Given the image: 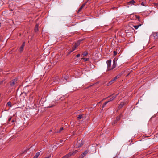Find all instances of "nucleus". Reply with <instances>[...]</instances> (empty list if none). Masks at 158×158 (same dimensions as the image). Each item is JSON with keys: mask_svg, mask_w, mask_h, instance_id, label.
<instances>
[{"mask_svg": "<svg viewBox=\"0 0 158 158\" xmlns=\"http://www.w3.org/2000/svg\"><path fill=\"white\" fill-rule=\"evenodd\" d=\"M80 41H78L77 43H76L74 46L72 47V49L69 50L68 52V55H69L72 52L75 50L80 45Z\"/></svg>", "mask_w": 158, "mask_h": 158, "instance_id": "f257e3e1", "label": "nucleus"}, {"mask_svg": "<svg viewBox=\"0 0 158 158\" xmlns=\"http://www.w3.org/2000/svg\"><path fill=\"white\" fill-rule=\"evenodd\" d=\"M83 143L81 140H79L77 141L76 143V144L77 147L79 148L82 146L83 145Z\"/></svg>", "mask_w": 158, "mask_h": 158, "instance_id": "f03ea898", "label": "nucleus"}, {"mask_svg": "<svg viewBox=\"0 0 158 158\" xmlns=\"http://www.w3.org/2000/svg\"><path fill=\"white\" fill-rule=\"evenodd\" d=\"M107 67L108 70H110L112 69V68H111V60H108L107 62Z\"/></svg>", "mask_w": 158, "mask_h": 158, "instance_id": "7ed1b4c3", "label": "nucleus"}, {"mask_svg": "<svg viewBox=\"0 0 158 158\" xmlns=\"http://www.w3.org/2000/svg\"><path fill=\"white\" fill-rule=\"evenodd\" d=\"M17 78H15L14 80H12L10 82V85L12 86H14L15 84L17 83Z\"/></svg>", "mask_w": 158, "mask_h": 158, "instance_id": "20e7f679", "label": "nucleus"}, {"mask_svg": "<svg viewBox=\"0 0 158 158\" xmlns=\"http://www.w3.org/2000/svg\"><path fill=\"white\" fill-rule=\"evenodd\" d=\"M89 0H87V1L85 2L84 4H83L79 8V10H78L77 12L79 13L81 10L85 6L86 3Z\"/></svg>", "mask_w": 158, "mask_h": 158, "instance_id": "39448f33", "label": "nucleus"}, {"mask_svg": "<svg viewBox=\"0 0 158 158\" xmlns=\"http://www.w3.org/2000/svg\"><path fill=\"white\" fill-rule=\"evenodd\" d=\"M25 42H24L23 43V44H22L20 48V52H22L23 50V48L25 46Z\"/></svg>", "mask_w": 158, "mask_h": 158, "instance_id": "423d86ee", "label": "nucleus"}, {"mask_svg": "<svg viewBox=\"0 0 158 158\" xmlns=\"http://www.w3.org/2000/svg\"><path fill=\"white\" fill-rule=\"evenodd\" d=\"M153 36L154 39H158V34L156 32H154L152 34Z\"/></svg>", "mask_w": 158, "mask_h": 158, "instance_id": "0eeeda50", "label": "nucleus"}, {"mask_svg": "<svg viewBox=\"0 0 158 158\" xmlns=\"http://www.w3.org/2000/svg\"><path fill=\"white\" fill-rule=\"evenodd\" d=\"M117 95H115L114 96H113L111 97V98H110V99L108 101V102H110L112 101H113L114 99L117 97Z\"/></svg>", "mask_w": 158, "mask_h": 158, "instance_id": "6e6552de", "label": "nucleus"}, {"mask_svg": "<svg viewBox=\"0 0 158 158\" xmlns=\"http://www.w3.org/2000/svg\"><path fill=\"white\" fill-rule=\"evenodd\" d=\"M126 104V102H121V103H120V104L118 106V108L119 109H120L122 108L123 106L125 105Z\"/></svg>", "mask_w": 158, "mask_h": 158, "instance_id": "1a4fd4ad", "label": "nucleus"}, {"mask_svg": "<svg viewBox=\"0 0 158 158\" xmlns=\"http://www.w3.org/2000/svg\"><path fill=\"white\" fill-rule=\"evenodd\" d=\"M88 153V152L87 151H85L80 156V157L81 158H83L84 156L87 154Z\"/></svg>", "mask_w": 158, "mask_h": 158, "instance_id": "9d476101", "label": "nucleus"}, {"mask_svg": "<svg viewBox=\"0 0 158 158\" xmlns=\"http://www.w3.org/2000/svg\"><path fill=\"white\" fill-rule=\"evenodd\" d=\"M115 78H114L111 81H110L109 83L108 84V85H110L113 82H114L115 80Z\"/></svg>", "mask_w": 158, "mask_h": 158, "instance_id": "9b49d317", "label": "nucleus"}, {"mask_svg": "<svg viewBox=\"0 0 158 158\" xmlns=\"http://www.w3.org/2000/svg\"><path fill=\"white\" fill-rule=\"evenodd\" d=\"M116 63L114 60L113 61V65L112 67H111V68H112V69H114V68H115L116 67Z\"/></svg>", "mask_w": 158, "mask_h": 158, "instance_id": "f8f14e48", "label": "nucleus"}, {"mask_svg": "<svg viewBox=\"0 0 158 158\" xmlns=\"http://www.w3.org/2000/svg\"><path fill=\"white\" fill-rule=\"evenodd\" d=\"M83 114H82L79 115L78 116V117H77L78 119L79 120V119H81V118H84V119H85V117H83Z\"/></svg>", "mask_w": 158, "mask_h": 158, "instance_id": "ddd939ff", "label": "nucleus"}, {"mask_svg": "<svg viewBox=\"0 0 158 158\" xmlns=\"http://www.w3.org/2000/svg\"><path fill=\"white\" fill-rule=\"evenodd\" d=\"M135 3V2L134 0H132L131 1L128 2V4H134Z\"/></svg>", "mask_w": 158, "mask_h": 158, "instance_id": "4468645a", "label": "nucleus"}, {"mask_svg": "<svg viewBox=\"0 0 158 158\" xmlns=\"http://www.w3.org/2000/svg\"><path fill=\"white\" fill-rule=\"evenodd\" d=\"M73 152H72V153L70 152L66 155V156H67L68 158H69V157L72 156L73 154Z\"/></svg>", "mask_w": 158, "mask_h": 158, "instance_id": "2eb2a0df", "label": "nucleus"}, {"mask_svg": "<svg viewBox=\"0 0 158 158\" xmlns=\"http://www.w3.org/2000/svg\"><path fill=\"white\" fill-rule=\"evenodd\" d=\"M73 152H72V153L70 152L66 155V156H67L68 158H69V157L72 156L73 154Z\"/></svg>", "mask_w": 158, "mask_h": 158, "instance_id": "dca6fc26", "label": "nucleus"}, {"mask_svg": "<svg viewBox=\"0 0 158 158\" xmlns=\"http://www.w3.org/2000/svg\"><path fill=\"white\" fill-rule=\"evenodd\" d=\"M141 25L142 24H139L138 25H134L133 26V27L135 29H137L139 27L141 26Z\"/></svg>", "mask_w": 158, "mask_h": 158, "instance_id": "f3484780", "label": "nucleus"}, {"mask_svg": "<svg viewBox=\"0 0 158 158\" xmlns=\"http://www.w3.org/2000/svg\"><path fill=\"white\" fill-rule=\"evenodd\" d=\"M40 152L37 153L33 158H37L40 154Z\"/></svg>", "mask_w": 158, "mask_h": 158, "instance_id": "a211bd4d", "label": "nucleus"}, {"mask_svg": "<svg viewBox=\"0 0 158 158\" xmlns=\"http://www.w3.org/2000/svg\"><path fill=\"white\" fill-rule=\"evenodd\" d=\"M38 25H36L35 26V32H36L38 30Z\"/></svg>", "mask_w": 158, "mask_h": 158, "instance_id": "6ab92c4d", "label": "nucleus"}, {"mask_svg": "<svg viewBox=\"0 0 158 158\" xmlns=\"http://www.w3.org/2000/svg\"><path fill=\"white\" fill-rule=\"evenodd\" d=\"M87 54L88 53L87 52H85L82 54V55H83V56H86V55H87Z\"/></svg>", "mask_w": 158, "mask_h": 158, "instance_id": "aec40b11", "label": "nucleus"}, {"mask_svg": "<svg viewBox=\"0 0 158 158\" xmlns=\"http://www.w3.org/2000/svg\"><path fill=\"white\" fill-rule=\"evenodd\" d=\"M121 74H119L118 75H117V76H116L114 78H115V79H116V80L117 78H119V77H120V76H121Z\"/></svg>", "mask_w": 158, "mask_h": 158, "instance_id": "412c9836", "label": "nucleus"}, {"mask_svg": "<svg viewBox=\"0 0 158 158\" xmlns=\"http://www.w3.org/2000/svg\"><path fill=\"white\" fill-rule=\"evenodd\" d=\"M7 105L10 107H11L12 106L11 105V103L10 102H9L7 103Z\"/></svg>", "mask_w": 158, "mask_h": 158, "instance_id": "4be33fe9", "label": "nucleus"}, {"mask_svg": "<svg viewBox=\"0 0 158 158\" xmlns=\"http://www.w3.org/2000/svg\"><path fill=\"white\" fill-rule=\"evenodd\" d=\"M69 76H68V75L64 77V79H65L66 80V81H67V80H68V79H69Z\"/></svg>", "mask_w": 158, "mask_h": 158, "instance_id": "5701e85b", "label": "nucleus"}, {"mask_svg": "<svg viewBox=\"0 0 158 158\" xmlns=\"http://www.w3.org/2000/svg\"><path fill=\"white\" fill-rule=\"evenodd\" d=\"M63 129H64L63 128L61 127L60 128V130L56 132L57 133H60L61 132V131H62Z\"/></svg>", "mask_w": 158, "mask_h": 158, "instance_id": "b1692460", "label": "nucleus"}, {"mask_svg": "<svg viewBox=\"0 0 158 158\" xmlns=\"http://www.w3.org/2000/svg\"><path fill=\"white\" fill-rule=\"evenodd\" d=\"M108 101H106V102L105 103H104L103 104V105L102 106V108H104L105 106H106V105L108 103Z\"/></svg>", "mask_w": 158, "mask_h": 158, "instance_id": "393cba45", "label": "nucleus"}, {"mask_svg": "<svg viewBox=\"0 0 158 158\" xmlns=\"http://www.w3.org/2000/svg\"><path fill=\"white\" fill-rule=\"evenodd\" d=\"M82 59H83L85 61H87L89 60V59L88 58H82Z\"/></svg>", "mask_w": 158, "mask_h": 158, "instance_id": "a878e982", "label": "nucleus"}, {"mask_svg": "<svg viewBox=\"0 0 158 158\" xmlns=\"http://www.w3.org/2000/svg\"><path fill=\"white\" fill-rule=\"evenodd\" d=\"M54 106V103H53V105L51 106H48V108H51L52 107Z\"/></svg>", "mask_w": 158, "mask_h": 158, "instance_id": "bb28decb", "label": "nucleus"}, {"mask_svg": "<svg viewBox=\"0 0 158 158\" xmlns=\"http://www.w3.org/2000/svg\"><path fill=\"white\" fill-rule=\"evenodd\" d=\"M11 119H12V117H10V118L8 119V121H10L11 120Z\"/></svg>", "mask_w": 158, "mask_h": 158, "instance_id": "cd10ccee", "label": "nucleus"}, {"mask_svg": "<svg viewBox=\"0 0 158 158\" xmlns=\"http://www.w3.org/2000/svg\"><path fill=\"white\" fill-rule=\"evenodd\" d=\"M62 158H68L67 157V156H66V155H65L64 156H63V157H62Z\"/></svg>", "mask_w": 158, "mask_h": 158, "instance_id": "c85d7f7f", "label": "nucleus"}, {"mask_svg": "<svg viewBox=\"0 0 158 158\" xmlns=\"http://www.w3.org/2000/svg\"><path fill=\"white\" fill-rule=\"evenodd\" d=\"M114 55H116L117 54V52H116V51H114Z\"/></svg>", "mask_w": 158, "mask_h": 158, "instance_id": "c756f323", "label": "nucleus"}, {"mask_svg": "<svg viewBox=\"0 0 158 158\" xmlns=\"http://www.w3.org/2000/svg\"><path fill=\"white\" fill-rule=\"evenodd\" d=\"M80 56V54H78L77 55L76 57H78Z\"/></svg>", "mask_w": 158, "mask_h": 158, "instance_id": "7c9ffc66", "label": "nucleus"}, {"mask_svg": "<svg viewBox=\"0 0 158 158\" xmlns=\"http://www.w3.org/2000/svg\"><path fill=\"white\" fill-rule=\"evenodd\" d=\"M63 79H61L60 80V82H61V83H63L62 82H63Z\"/></svg>", "mask_w": 158, "mask_h": 158, "instance_id": "2f4dec72", "label": "nucleus"}, {"mask_svg": "<svg viewBox=\"0 0 158 158\" xmlns=\"http://www.w3.org/2000/svg\"><path fill=\"white\" fill-rule=\"evenodd\" d=\"M50 157H51V156L50 155L47 157H45V158H50Z\"/></svg>", "mask_w": 158, "mask_h": 158, "instance_id": "473e14b6", "label": "nucleus"}, {"mask_svg": "<svg viewBox=\"0 0 158 158\" xmlns=\"http://www.w3.org/2000/svg\"><path fill=\"white\" fill-rule=\"evenodd\" d=\"M77 150L75 151L74 152H73L74 153H76L77 152Z\"/></svg>", "mask_w": 158, "mask_h": 158, "instance_id": "72a5a7b5", "label": "nucleus"}, {"mask_svg": "<svg viewBox=\"0 0 158 158\" xmlns=\"http://www.w3.org/2000/svg\"><path fill=\"white\" fill-rule=\"evenodd\" d=\"M141 5H143V6H145L144 4V3H143V2H142V3H141Z\"/></svg>", "mask_w": 158, "mask_h": 158, "instance_id": "f704fd0d", "label": "nucleus"}, {"mask_svg": "<svg viewBox=\"0 0 158 158\" xmlns=\"http://www.w3.org/2000/svg\"><path fill=\"white\" fill-rule=\"evenodd\" d=\"M137 18L138 19V20H139V16L137 17Z\"/></svg>", "mask_w": 158, "mask_h": 158, "instance_id": "c9c22d12", "label": "nucleus"}, {"mask_svg": "<svg viewBox=\"0 0 158 158\" xmlns=\"http://www.w3.org/2000/svg\"><path fill=\"white\" fill-rule=\"evenodd\" d=\"M12 122H14V120H12Z\"/></svg>", "mask_w": 158, "mask_h": 158, "instance_id": "e433bc0d", "label": "nucleus"}, {"mask_svg": "<svg viewBox=\"0 0 158 158\" xmlns=\"http://www.w3.org/2000/svg\"><path fill=\"white\" fill-rule=\"evenodd\" d=\"M2 82H3V81H2Z\"/></svg>", "mask_w": 158, "mask_h": 158, "instance_id": "4c0bfd02", "label": "nucleus"}]
</instances>
